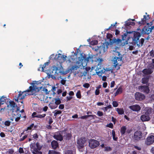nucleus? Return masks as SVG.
Segmentation results:
<instances>
[{"label": "nucleus", "instance_id": "1", "mask_svg": "<svg viewBox=\"0 0 154 154\" xmlns=\"http://www.w3.org/2000/svg\"><path fill=\"white\" fill-rule=\"evenodd\" d=\"M139 31L141 33L137 32H134V36L132 38V44L134 45H137L139 47H141L143 45L144 41V39L143 38H141L139 40L140 37L141 35L149 34L151 32L150 30L149 27L145 26L141 30L139 29Z\"/></svg>", "mask_w": 154, "mask_h": 154}, {"label": "nucleus", "instance_id": "2", "mask_svg": "<svg viewBox=\"0 0 154 154\" xmlns=\"http://www.w3.org/2000/svg\"><path fill=\"white\" fill-rule=\"evenodd\" d=\"M32 86H30L29 88L25 91H24L22 93L20 91L19 92L18 96L15 98V100L18 103L20 102L21 103H23V101H19V100H21L25 98V97L28 95H31L35 94V93L39 91L40 89L42 88L38 87L34 83H32L31 84Z\"/></svg>", "mask_w": 154, "mask_h": 154}, {"label": "nucleus", "instance_id": "3", "mask_svg": "<svg viewBox=\"0 0 154 154\" xmlns=\"http://www.w3.org/2000/svg\"><path fill=\"white\" fill-rule=\"evenodd\" d=\"M117 56L115 57L112 60V63L113 64V66L117 68L116 69L118 70L120 69V66H121V61L122 57V55L119 52H116Z\"/></svg>", "mask_w": 154, "mask_h": 154}, {"label": "nucleus", "instance_id": "4", "mask_svg": "<svg viewBox=\"0 0 154 154\" xmlns=\"http://www.w3.org/2000/svg\"><path fill=\"white\" fill-rule=\"evenodd\" d=\"M42 147V146L38 142L32 144L30 146L31 151L32 154H42V152L40 151Z\"/></svg>", "mask_w": 154, "mask_h": 154}, {"label": "nucleus", "instance_id": "5", "mask_svg": "<svg viewBox=\"0 0 154 154\" xmlns=\"http://www.w3.org/2000/svg\"><path fill=\"white\" fill-rule=\"evenodd\" d=\"M86 141L85 137H81L77 141V146L80 152H82L85 149L84 144Z\"/></svg>", "mask_w": 154, "mask_h": 154}, {"label": "nucleus", "instance_id": "6", "mask_svg": "<svg viewBox=\"0 0 154 154\" xmlns=\"http://www.w3.org/2000/svg\"><path fill=\"white\" fill-rule=\"evenodd\" d=\"M52 73H54L55 76L57 78L60 79H62L61 75L66 74L65 72L62 71V69H59L58 67L56 66H54L53 67Z\"/></svg>", "mask_w": 154, "mask_h": 154}, {"label": "nucleus", "instance_id": "7", "mask_svg": "<svg viewBox=\"0 0 154 154\" xmlns=\"http://www.w3.org/2000/svg\"><path fill=\"white\" fill-rule=\"evenodd\" d=\"M149 86V84L146 85H140L138 87V89L140 92L147 94H149L150 91Z\"/></svg>", "mask_w": 154, "mask_h": 154}, {"label": "nucleus", "instance_id": "8", "mask_svg": "<svg viewBox=\"0 0 154 154\" xmlns=\"http://www.w3.org/2000/svg\"><path fill=\"white\" fill-rule=\"evenodd\" d=\"M65 131V130H63L56 132L53 136L57 140L62 141L63 140V135Z\"/></svg>", "mask_w": 154, "mask_h": 154}, {"label": "nucleus", "instance_id": "9", "mask_svg": "<svg viewBox=\"0 0 154 154\" xmlns=\"http://www.w3.org/2000/svg\"><path fill=\"white\" fill-rule=\"evenodd\" d=\"M88 143L89 147L92 149L95 148L100 145L99 141L94 139H90Z\"/></svg>", "mask_w": 154, "mask_h": 154}, {"label": "nucleus", "instance_id": "10", "mask_svg": "<svg viewBox=\"0 0 154 154\" xmlns=\"http://www.w3.org/2000/svg\"><path fill=\"white\" fill-rule=\"evenodd\" d=\"M66 57V55L59 53L57 55H56L54 57V59L59 62L60 63H61L65 61Z\"/></svg>", "mask_w": 154, "mask_h": 154}, {"label": "nucleus", "instance_id": "11", "mask_svg": "<svg viewBox=\"0 0 154 154\" xmlns=\"http://www.w3.org/2000/svg\"><path fill=\"white\" fill-rule=\"evenodd\" d=\"M143 134L141 131H137L135 132L132 137L133 140L135 141H138L142 138Z\"/></svg>", "mask_w": 154, "mask_h": 154}, {"label": "nucleus", "instance_id": "12", "mask_svg": "<svg viewBox=\"0 0 154 154\" xmlns=\"http://www.w3.org/2000/svg\"><path fill=\"white\" fill-rule=\"evenodd\" d=\"M134 96L136 100L138 101L143 100L145 98V96L144 94L139 92H136Z\"/></svg>", "mask_w": 154, "mask_h": 154}, {"label": "nucleus", "instance_id": "13", "mask_svg": "<svg viewBox=\"0 0 154 154\" xmlns=\"http://www.w3.org/2000/svg\"><path fill=\"white\" fill-rule=\"evenodd\" d=\"M149 19V15L148 14L146 16V15L143 16V18L142 19L141 21L137 22L138 25L141 26V25L145 24L148 22V20Z\"/></svg>", "mask_w": 154, "mask_h": 154}, {"label": "nucleus", "instance_id": "14", "mask_svg": "<svg viewBox=\"0 0 154 154\" xmlns=\"http://www.w3.org/2000/svg\"><path fill=\"white\" fill-rule=\"evenodd\" d=\"M9 110L12 111L13 112L16 107H17V104L14 101H10L9 104L7 106Z\"/></svg>", "mask_w": 154, "mask_h": 154}, {"label": "nucleus", "instance_id": "15", "mask_svg": "<svg viewBox=\"0 0 154 154\" xmlns=\"http://www.w3.org/2000/svg\"><path fill=\"white\" fill-rule=\"evenodd\" d=\"M122 40L119 38H114L112 39H109V43L111 45L113 44L116 45H119L121 42Z\"/></svg>", "mask_w": 154, "mask_h": 154}, {"label": "nucleus", "instance_id": "16", "mask_svg": "<svg viewBox=\"0 0 154 154\" xmlns=\"http://www.w3.org/2000/svg\"><path fill=\"white\" fill-rule=\"evenodd\" d=\"M154 142V136L151 135L147 138L145 141V143L148 145H149L152 144Z\"/></svg>", "mask_w": 154, "mask_h": 154}, {"label": "nucleus", "instance_id": "17", "mask_svg": "<svg viewBox=\"0 0 154 154\" xmlns=\"http://www.w3.org/2000/svg\"><path fill=\"white\" fill-rule=\"evenodd\" d=\"M65 131V133L63 134V138L65 140H69L71 139L72 136V134L71 133H67L66 132L67 130L64 129Z\"/></svg>", "mask_w": 154, "mask_h": 154}, {"label": "nucleus", "instance_id": "18", "mask_svg": "<svg viewBox=\"0 0 154 154\" xmlns=\"http://www.w3.org/2000/svg\"><path fill=\"white\" fill-rule=\"evenodd\" d=\"M51 148L54 149H56L59 148V143L57 141L53 140L51 143Z\"/></svg>", "mask_w": 154, "mask_h": 154}, {"label": "nucleus", "instance_id": "19", "mask_svg": "<svg viewBox=\"0 0 154 154\" xmlns=\"http://www.w3.org/2000/svg\"><path fill=\"white\" fill-rule=\"evenodd\" d=\"M129 108L132 110L134 111H139L140 110L141 107L138 105H135L131 106L129 107Z\"/></svg>", "mask_w": 154, "mask_h": 154}, {"label": "nucleus", "instance_id": "20", "mask_svg": "<svg viewBox=\"0 0 154 154\" xmlns=\"http://www.w3.org/2000/svg\"><path fill=\"white\" fill-rule=\"evenodd\" d=\"M140 119L143 122L149 121L150 119L149 116L145 114L142 115L141 116Z\"/></svg>", "mask_w": 154, "mask_h": 154}, {"label": "nucleus", "instance_id": "21", "mask_svg": "<svg viewBox=\"0 0 154 154\" xmlns=\"http://www.w3.org/2000/svg\"><path fill=\"white\" fill-rule=\"evenodd\" d=\"M142 72L145 75H149L153 72V71L151 69H145L142 71Z\"/></svg>", "mask_w": 154, "mask_h": 154}, {"label": "nucleus", "instance_id": "22", "mask_svg": "<svg viewBox=\"0 0 154 154\" xmlns=\"http://www.w3.org/2000/svg\"><path fill=\"white\" fill-rule=\"evenodd\" d=\"M93 57L92 56H89L87 57L86 56L83 57V59L84 61L87 63L89 61H91L92 62L93 61Z\"/></svg>", "mask_w": 154, "mask_h": 154}, {"label": "nucleus", "instance_id": "23", "mask_svg": "<svg viewBox=\"0 0 154 154\" xmlns=\"http://www.w3.org/2000/svg\"><path fill=\"white\" fill-rule=\"evenodd\" d=\"M149 77L148 76H146L142 79V83L143 84H146L147 85L149 81Z\"/></svg>", "mask_w": 154, "mask_h": 154}, {"label": "nucleus", "instance_id": "24", "mask_svg": "<svg viewBox=\"0 0 154 154\" xmlns=\"http://www.w3.org/2000/svg\"><path fill=\"white\" fill-rule=\"evenodd\" d=\"M145 114L149 116L152 113V109L150 107H146L145 108Z\"/></svg>", "mask_w": 154, "mask_h": 154}, {"label": "nucleus", "instance_id": "25", "mask_svg": "<svg viewBox=\"0 0 154 154\" xmlns=\"http://www.w3.org/2000/svg\"><path fill=\"white\" fill-rule=\"evenodd\" d=\"M98 71L96 72V73L99 76H101L102 75L103 73L105 72V69H104L103 68L102 69H101L100 68V69H98Z\"/></svg>", "mask_w": 154, "mask_h": 154}, {"label": "nucleus", "instance_id": "26", "mask_svg": "<svg viewBox=\"0 0 154 154\" xmlns=\"http://www.w3.org/2000/svg\"><path fill=\"white\" fill-rule=\"evenodd\" d=\"M127 127L126 126H122L120 129V132L122 136L124 135L126 132Z\"/></svg>", "mask_w": 154, "mask_h": 154}, {"label": "nucleus", "instance_id": "27", "mask_svg": "<svg viewBox=\"0 0 154 154\" xmlns=\"http://www.w3.org/2000/svg\"><path fill=\"white\" fill-rule=\"evenodd\" d=\"M48 106L51 109H55L57 107L55 103H51Z\"/></svg>", "mask_w": 154, "mask_h": 154}, {"label": "nucleus", "instance_id": "28", "mask_svg": "<svg viewBox=\"0 0 154 154\" xmlns=\"http://www.w3.org/2000/svg\"><path fill=\"white\" fill-rule=\"evenodd\" d=\"M135 25V23L134 22L129 21L127 22L125 24V26L126 28H128V26H130V25L134 26Z\"/></svg>", "mask_w": 154, "mask_h": 154}, {"label": "nucleus", "instance_id": "29", "mask_svg": "<svg viewBox=\"0 0 154 154\" xmlns=\"http://www.w3.org/2000/svg\"><path fill=\"white\" fill-rule=\"evenodd\" d=\"M116 111L119 115H122L124 113V111L123 109L117 108Z\"/></svg>", "mask_w": 154, "mask_h": 154}, {"label": "nucleus", "instance_id": "30", "mask_svg": "<svg viewBox=\"0 0 154 154\" xmlns=\"http://www.w3.org/2000/svg\"><path fill=\"white\" fill-rule=\"evenodd\" d=\"M55 101V103L57 106L58 105L60 104L61 103V101L60 98H54L53 99Z\"/></svg>", "mask_w": 154, "mask_h": 154}, {"label": "nucleus", "instance_id": "31", "mask_svg": "<svg viewBox=\"0 0 154 154\" xmlns=\"http://www.w3.org/2000/svg\"><path fill=\"white\" fill-rule=\"evenodd\" d=\"M112 134L113 140L115 141H117L118 138L117 137H115L116 133L114 130H112Z\"/></svg>", "mask_w": 154, "mask_h": 154}, {"label": "nucleus", "instance_id": "32", "mask_svg": "<svg viewBox=\"0 0 154 154\" xmlns=\"http://www.w3.org/2000/svg\"><path fill=\"white\" fill-rule=\"evenodd\" d=\"M34 126V128H36V126H34L33 123L31 124L25 130V131H27L28 130H31L32 128Z\"/></svg>", "mask_w": 154, "mask_h": 154}, {"label": "nucleus", "instance_id": "33", "mask_svg": "<svg viewBox=\"0 0 154 154\" xmlns=\"http://www.w3.org/2000/svg\"><path fill=\"white\" fill-rule=\"evenodd\" d=\"M48 154H60V153L59 152L54 150H49Z\"/></svg>", "mask_w": 154, "mask_h": 154}, {"label": "nucleus", "instance_id": "34", "mask_svg": "<svg viewBox=\"0 0 154 154\" xmlns=\"http://www.w3.org/2000/svg\"><path fill=\"white\" fill-rule=\"evenodd\" d=\"M17 116L15 119V121L16 122H17L20 119V118H22V117L21 116V114H20L17 113Z\"/></svg>", "mask_w": 154, "mask_h": 154}, {"label": "nucleus", "instance_id": "35", "mask_svg": "<svg viewBox=\"0 0 154 154\" xmlns=\"http://www.w3.org/2000/svg\"><path fill=\"white\" fill-rule=\"evenodd\" d=\"M49 119L48 123L49 125H51L53 122V119H52V118L50 116H48L46 117V121L47 120V119Z\"/></svg>", "mask_w": 154, "mask_h": 154}, {"label": "nucleus", "instance_id": "36", "mask_svg": "<svg viewBox=\"0 0 154 154\" xmlns=\"http://www.w3.org/2000/svg\"><path fill=\"white\" fill-rule=\"evenodd\" d=\"M76 96L77 98L79 99L81 98L82 97L81 91L80 90H79L77 91L76 93Z\"/></svg>", "mask_w": 154, "mask_h": 154}, {"label": "nucleus", "instance_id": "37", "mask_svg": "<svg viewBox=\"0 0 154 154\" xmlns=\"http://www.w3.org/2000/svg\"><path fill=\"white\" fill-rule=\"evenodd\" d=\"M46 115L45 114H38L37 115V118H39L40 119H42L44 118Z\"/></svg>", "mask_w": 154, "mask_h": 154}, {"label": "nucleus", "instance_id": "38", "mask_svg": "<svg viewBox=\"0 0 154 154\" xmlns=\"http://www.w3.org/2000/svg\"><path fill=\"white\" fill-rule=\"evenodd\" d=\"M49 64V62H47L45 63L42 67V70L43 71L44 69L45 68L46 66H48Z\"/></svg>", "mask_w": 154, "mask_h": 154}, {"label": "nucleus", "instance_id": "39", "mask_svg": "<svg viewBox=\"0 0 154 154\" xmlns=\"http://www.w3.org/2000/svg\"><path fill=\"white\" fill-rule=\"evenodd\" d=\"M127 35V33H125L123 35H122V40H125L126 39V37Z\"/></svg>", "mask_w": 154, "mask_h": 154}, {"label": "nucleus", "instance_id": "40", "mask_svg": "<svg viewBox=\"0 0 154 154\" xmlns=\"http://www.w3.org/2000/svg\"><path fill=\"white\" fill-rule=\"evenodd\" d=\"M27 135H25L24 136H23L22 138H20L19 140V141H22L24 140L25 139H26L27 137Z\"/></svg>", "mask_w": 154, "mask_h": 154}, {"label": "nucleus", "instance_id": "41", "mask_svg": "<svg viewBox=\"0 0 154 154\" xmlns=\"http://www.w3.org/2000/svg\"><path fill=\"white\" fill-rule=\"evenodd\" d=\"M116 92L119 93V94H121L122 92V87H119L117 89Z\"/></svg>", "mask_w": 154, "mask_h": 154}, {"label": "nucleus", "instance_id": "42", "mask_svg": "<svg viewBox=\"0 0 154 154\" xmlns=\"http://www.w3.org/2000/svg\"><path fill=\"white\" fill-rule=\"evenodd\" d=\"M55 112L54 114V116H56L58 114H60L62 112L60 110H55Z\"/></svg>", "mask_w": 154, "mask_h": 154}, {"label": "nucleus", "instance_id": "43", "mask_svg": "<svg viewBox=\"0 0 154 154\" xmlns=\"http://www.w3.org/2000/svg\"><path fill=\"white\" fill-rule=\"evenodd\" d=\"M64 154H73L72 151L71 150H67L65 152Z\"/></svg>", "mask_w": 154, "mask_h": 154}, {"label": "nucleus", "instance_id": "44", "mask_svg": "<svg viewBox=\"0 0 154 154\" xmlns=\"http://www.w3.org/2000/svg\"><path fill=\"white\" fill-rule=\"evenodd\" d=\"M4 124L5 126H9L11 125V122L9 121H6L5 122Z\"/></svg>", "mask_w": 154, "mask_h": 154}, {"label": "nucleus", "instance_id": "45", "mask_svg": "<svg viewBox=\"0 0 154 154\" xmlns=\"http://www.w3.org/2000/svg\"><path fill=\"white\" fill-rule=\"evenodd\" d=\"M90 84L88 83H85L83 85L84 87L87 88H88L90 87Z\"/></svg>", "mask_w": 154, "mask_h": 154}, {"label": "nucleus", "instance_id": "46", "mask_svg": "<svg viewBox=\"0 0 154 154\" xmlns=\"http://www.w3.org/2000/svg\"><path fill=\"white\" fill-rule=\"evenodd\" d=\"M112 105L114 107H117L118 106V104L117 102L114 101L112 102Z\"/></svg>", "mask_w": 154, "mask_h": 154}, {"label": "nucleus", "instance_id": "47", "mask_svg": "<svg viewBox=\"0 0 154 154\" xmlns=\"http://www.w3.org/2000/svg\"><path fill=\"white\" fill-rule=\"evenodd\" d=\"M97 114L100 117L102 116L103 115V112L99 111H97Z\"/></svg>", "mask_w": 154, "mask_h": 154}, {"label": "nucleus", "instance_id": "48", "mask_svg": "<svg viewBox=\"0 0 154 154\" xmlns=\"http://www.w3.org/2000/svg\"><path fill=\"white\" fill-rule=\"evenodd\" d=\"M107 38L108 39H111L112 37V35L110 33H108L106 35Z\"/></svg>", "mask_w": 154, "mask_h": 154}, {"label": "nucleus", "instance_id": "49", "mask_svg": "<svg viewBox=\"0 0 154 154\" xmlns=\"http://www.w3.org/2000/svg\"><path fill=\"white\" fill-rule=\"evenodd\" d=\"M150 56L152 57H154V51L153 50H151L149 53Z\"/></svg>", "mask_w": 154, "mask_h": 154}, {"label": "nucleus", "instance_id": "50", "mask_svg": "<svg viewBox=\"0 0 154 154\" xmlns=\"http://www.w3.org/2000/svg\"><path fill=\"white\" fill-rule=\"evenodd\" d=\"M105 150L106 151H109L112 150V149L110 146H107L105 148Z\"/></svg>", "mask_w": 154, "mask_h": 154}, {"label": "nucleus", "instance_id": "51", "mask_svg": "<svg viewBox=\"0 0 154 154\" xmlns=\"http://www.w3.org/2000/svg\"><path fill=\"white\" fill-rule=\"evenodd\" d=\"M106 126L108 127H109V128H113V124L112 123H109V124L107 125H106Z\"/></svg>", "mask_w": 154, "mask_h": 154}, {"label": "nucleus", "instance_id": "52", "mask_svg": "<svg viewBox=\"0 0 154 154\" xmlns=\"http://www.w3.org/2000/svg\"><path fill=\"white\" fill-rule=\"evenodd\" d=\"M37 115H38V114L36 112H34L32 114V118H36Z\"/></svg>", "mask_w": 154, "mask_h": 154}, {"label": "nucleus", "instance_id": "53", "mask_svg": "<svg viewBox=\"0 0 154 154\" xmlns=\"http://www.w3.org/2000/svg\"><path fill=\"white\" fill-rule=\"evenodd\" d=\"M19 152L20 153H23L24 152V150L22 148L20 147L19 148Z\"/></svg>", "mask_w": 154, "mask_h": 154}, {"label": "nucleus", "instance_id": "54", "mask_svg": "<svg viewBox=\"0 0 154 154\" xmlns=\"http://www.w3.org/2000/svg\"><path fill=\"white\" fill-rule=\"evenodd\" d=\"M154 21V19L150 22V24L149 23H147V22L146 23L147 26H148L149 27L151 26L153 24V22Z\"/></svg>", "mask_w": 154, "mask_h": 154}, {"label": "nucleus", "instance_id": "55", "mask_svg": "<svg viewBox=\"0 0 154 154\" xmlns=\"http://www.w3.org/2000/svg\"><path fill=\"white\" fill-rule=\"evenodd\" d=\"M89 115H85L84 116H82L81 118L82 119H85L89 117Z\"/></svg>", "mask_w": 154, "mask_h": 154}, {"label": "nucleus", "instance_id": "56", "mask_svg": "<svg viewBox=\"0 0 154 154\" xmlns=\"http://www.w3.org/2000/svg\"><path fill=\"white\" fill-rule=\"evenodd\" d=\"M64 105L63 104H60V105L59 106V109H63L64 108Z\"/></svg>", "mask_w": 154, "mask_h": 154}, {"label": "nucleus", "instance_id": "57", "mask_svg": "<svg viewBox=\"0 0 154 154\" xmlns=\"http://www.w3.org/2000/svg\"><path fill=\"white\" fill-rule=\"evenodd\" d=\"M33 137L34 139H36L38 138V135L37 133H35L33 135Z\"/></svg>", "mask_w": 154, "mask_h": 154}, {"label": "nucleus", "instance_id": "58", "mask_svg": "<svg viewBox=\"0 0 154 154\" xmlns=\"http://www.w3.org/2000/svg\"><path fill=\"white\" fill-rule=\"evenodd\" d=\"M66 101L67 102L70 100L72 98V96L66 97Z\"/></svg>", "mask_w": 154, "mask_h": 154}, {"label": "nucleus", "instance_id": "59", "mask_svg": "<svg viewBox=\"0 0 154 154\" xmlns=\"http://www.w3.org/2000/svg\"><path fill=\"white\" fill-rule=\"evenodd\" d=\"M8 153L10 154H13L14 151L13 149H10L8 150Z\"/></svg>", "mask_w": 154, "mask_h": 154}, {"label": "nucleus", "instance_id": "60", "mask_svg": "<svg viewBox=\"0 0 154 154\" xmlns=\"http://www.w3.org/2000/svg\"><path fill=\"white\" fill-rule=\"evenodd\" d=\"M95 94L96 95H99L100 94L99 90L98 89H96L95 91Z\"/></svg>", "mask_w": 154, "mask_h": 154}, {"label": "nucleus", "instance_id": "61", "mask_svg": "<svg viewBox=\"0 0 154 154\" xmlns=\"http://www.w3.org/2000/svg\"><path fill=\"white\" fill-rule=\"evenodd\" d=\"M115 85V82L114 81H112L111 82L110 84V87L112 88Z\"/></svg>", "mask_w": 154, "mask_h": 154}, {"label": "nucleus", "instance_id": "62", "mask_svg": "<svg viewBox=\"0 0 154 154\" xmlns=\"http://www.w3.org/2000/svg\"><path fill=\"white\" fill-rule=\"evenodd\" d=\"M5 98L6 97H4V96H3L1 97V98H0V99H1V100H1L3 101V103H4V102L6 101V99H5Z\"/></svg>", "mask_w": 154, "mask_h": 154}, {"label": "nucleus", "instance_id": "63", "mask_svg": "<svg viewBox=\"0 0 154 154\" xmlns=\"http://www.w3.org/2000/svg\"><path fill=\"white\" fill-rule=\"evenodd\" d=\"M56 88L55 86H54L52 88V89H51L52 91L53 92V94H55V93L54 92V91H55L56 90Z\"/></svg>", "mask_w": 154, "mask_h": 154}, {"label": "nucleus", "instance_id": "64", "mask_svg": "<svg viewBox=\"0 0 154 154\" xmlns=\"http://www.w3.org/2000/svg\"><path fill=\"white\" fill-rule=\"evenodd\" d=\"M79 68V67L77 66H72V69L73 70L74 69H77L78 68Z\"/></svg>", "mask_w": 154, "mask_h": 154}]
</instances>
